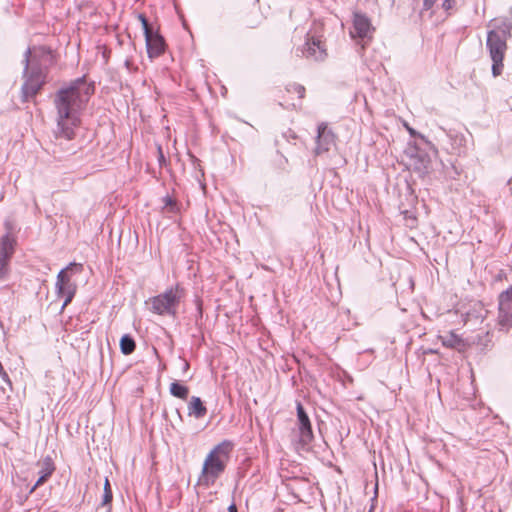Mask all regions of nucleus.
I'll return each instance as SVG.
<instances>
[{
	"mask_svg": "<svg viewBox=\"0 0 512 512\" xmlns=\"http://www.w3.org/2000/svg\"><path fill=\"white\" fill-rule=\"evenodd\" d=\"M157 150H158V162H159L160 166H162L166 162V160H165L161 146H158Z\"/></svg>",
	"mask_w": 512,
	"mask_h": 512,
	"instance_id": "27",
	"label": "nucleus"
},
{
	"mask_svg": "<svg viewBox=\"0 0 512 512\" xmlns=\"http://www.w3.org/2000/svg\"><path fill=\"white\" fill-rule=\"evenodd\" d=\"M296 410L298 420L299 441L303 446H306L309 445L314 438L311 422L304 407L300 402H297Z\"/></svg>",
	"mask_w": 512,
	"mask_h": 512,
	"instance_id": "11",
	"label": "nucleus"
},
{
	"mask_svg": "<svg viewBox=\"0 0 512 512\" xmlns=\"http://www.w3.org/2000/svg\"><path fill=\"white\" fill-rule=\"evenodd\" d=\"M138 18L142 24L144 35L153 31V28L150 26L149 21L144 14H139Z\"/></svg>",
	"mask_w": 512,
	"mask_h": 512,
	"instance_id": "24",
	"label": "nucleus"
},
{
	"mask_svg": "<svg viewBox=\"0 0 512 512\" xmlns=\"http://www.w3.org/2000/svg\"><path fill=\"white\" fill-rule=\"evenodd\" d=\"M232 449V442L224 440L208 453L199 477V483L201 485L210 487L215 484L216 480L226 469Z\"/></svg>",
	"mask_w": 512,
	"mask_h": 512,
	"instance_id": "4",
	"label": "nucleus"
},
{
	"mask_svg": "<svg viewBox=\"0 0 512 512\" xmlns=\"http://www.w3.org/2000/svg\"><path fill=\"white\" fill-rule=\"evenodd\" d=\"M335 145V135L328 128L327 124L322 122L317 127L315 155L319 156L328 152Z\"/></svg>",
	"mask_w": 512,
	"mask_h": 512,
	"instance_id": "12",
	"label": "nucleus"
},
{
	"mask_svg": "<svg viewBox=\"0 0 512 512\" xmlns=\"http://www.w3.org/2000/svg\"><path fill=\"white\" fill-rule=\"evenodd\" d=\"M263 21V16L259 11H253L244 19V24L247 28H257Z\"/></svg>",
	"mask_w": 512,
	"mask_h": 512,
	"instance_id": "19",
	"label": "nucleus"
},
{
	"mask_svg": "<svg viewBox=\"0 0 512 512\" xmlns=\"http://www.w3.org/2000/svg\"><path fill=\"white\" fill-rule=\"evenodd\" d=\"M93 93L94 85L88 83L85 77L71 81L56 92L53 103L56 109L57 140L74 138L75 128L80 124V113Z\"/></svg>",
	"mask_w": 512,
	"mask_h": 512,
	"instance_id": "1",
	"label": "nucleus"
},
{
	"mask_svg": "<svg viewBox=\"0 0 512 512\" xmlns=\"http://www.w3.org/2000/svg\"><path fill=\"white\" fill-rule=\"evenodd\" d=\"M188 411L190 416H194L197 419L203 418L207 413V409L202 400L197 396L191 397L188 405Z\"/></svg>",
	"mask_w": 512,
	"mask_h": 512,
	"instance_id": "15",
	"label": "nucleus"
},
{
	"mask_svg": "<svg viewBox=\"0 0 512 512\" xmlns=\"http://www.w3.org/2000/svg\"><path fill=\"white\" fill-rule=\"evenodd\" d=\"M294 91L299 95V98L304 97L305 88L300 84H292L289 86L288 91Z\"/></svg>",
	"mask_w": 512,
	"mask_h": 512,
	"instance_id": "25",
	"label": "nucleus"
},
{
	"mask_svg": "<svg viewBox=\"0 0 512 512\" xmlns=\"http://www.w3.org/2000/svg\"><path fill=\"white\" fill-rule=\"evenodd\" d=\"M373 31L374 28L371 21L365 14L361 12L353 13L352 27L349 31L352 39L361 40L365 44L371 40Z\"/></svg>",
	"mask_w": 512,
	"mask_h": 512,
	"instance_id": "9",
	"label": "nucleus"
},
{
	"mask_svg": "<svg viewBox=\"0 0 512 512\" xmlns=\"http://www.w3.org/2000/svg\"><path fill=\"white\" fill-rule=\"evenodd\" d=\"M295 55L308 60L324 61L327 57V52L322 37L309 31L306 34L304 44L295 49Z\"/></svg>",
	"mask_w": 512,
	"mask_h": 512,
	"instance_id": "6",
	"label": "nucleus"
},
{
	"mask_svg": "<svg viewBox=\"0 0 512 512\" xmlns=\"http://www.w3.org/2000/svg\"><path fill=\"white\" fill-rule=\"evenodd\" d=\"M130 64H131V63H130V61H129V60H126V61H125V66H126L128 69H130Z\"/></svg>",
	"mask_w": 512,
	"mask_h": 512,
	"instance_id": "31",
	"label": "nucleus"
},
{
	"mask_svg": "<svg viewBox=\"0 0 512 512\" xmlns=\"http://www.w3.org/2000/svg\"><path fill=\"white\" fill-rule=\"evenodd\" d=\"M113 499V493L111 489V485L109 479L106 477L104 482L103 496L101 501L102 507H107L110 505Z\"/></svg>",
	"mask_w": 512,
	"mask_h": 512,
	"instance_id": "20",
	"label": "nucleus"
},
{
	"mask_svg": "<svg viewBox=\"0 0 512 512\" xmlns=\"http://www.w3.org/2000/svg\"><path fill=\"white\" fill-rule=\"evenodd\" d=\"M492 342V338L489 332L483 335H477V344L483 346L484 349L488 348Z\"/></svg>",
	"mask_w": 512,
	"mask_h": 512,
	"instance_id": "23",
	"label": "nucleus"
},
{
	"mask_svg": "<svg viewBox=\"0 0 512 512\" xmlns=\"http://www.w3.org/2000/svg\"><path fill=\"white\" fill-rule=\"evenodd\" d=\"M491 29L487 32L486 47L492 60V74L501 75L503 60L507 50V40L511 37L512 23L507 20L489 23Z\"/></svg>",
	"mask_w": 512,
	"mask_h": 512,
	"instance_id": "3",
	"label": "nucleus"
},
{
	"mask_svg": "<svg viewBox=\"0 0 512 512\" xmlns=\"http://www.w3.org/2000/svg\"><path fill=\"white\" fill-rule=\"evenodd\" d=\"M147 53L150 58L159 57L165 50V41L154 30L145 34Z\"/></svg>",
	"mask_w": 512,
	"mask_h": 512,
	"instance_id": "13",
	"label": "nucleus"
},
{
	"mask_svg": "<svg viewBox=\"0 0 512 512\" xmlns=\"http://www.w3.org/2000/svg\"><path fill=\"white\" fill-rule=\"evenodd\" d=\"M0 378L7 384L11 385V380L9 378V375L7 374V372L5 371V369H3L1 372H0Z\"/></svg>",
	"mask_w": 512,
	"mask_h": 512,
	"instance_id": "28",
	"label": "nucleus"
},
{
	"mask_svg": "<svg viewBox=\"0 0 512 512\" xmlns=\"http://www.w3.org/2000/svg\"><path fill=\"white\" fill-rule=\"evenodd\" d=\"M15 240L9 233L0 238V281L7 279L10 259L14 253Z\"/></svg>",
	"mask_w": 512,
	"mask_h": 512,
	"instance_id": "10",
	"label": "nucleus"
},
{
	"mask_svg": "<svg viewBox=\"0 0 512 512\" xmlns=\"http://www.w3.org/2000/svg\"><path fill=\"white\" fill-rule=\"evenodd\" d=\"M436 0H424L423 1V7L425 10H429L433 7V5L435 4Z\"/></svg>",
	"mask_w": 512,
	"mask_h": 512,
	"instance_id": "29",
	"label": "nucleus"
},
{
	"mask_svg": "<svg viewBox=\"0 0 512 512\" xmlns=\"http://www.w3.org/2000/svg\"><path fill=\"white\" fill-rule=\"evenodd\" d=\"M430 160L427 156H419V164H415V169L424 174L428 171Z\"/></svg>",
	"mask_w": 512,
	"mask_h": 512,
	"instance_id": "21",
	"label": "nucleus"
},
{
	"mask_svg": "<svg viewBox=\"0 0 512 512\" xmlns=\"http://www.w3.org/2000/svg\"><path fill=\"white\" fill-rule=\"evenodd\" d=\"M189 368V363L187 361L184 362V370H187Z\"/></svg>",
	"mask_w": 512,
	"mask_h": 512,
	"instance_id": "32",
	"label": "nucleus"
},
{
	"mask_svg": "<svg viewBox=\"0 0 512 512\" xmlns=\"http://www.w3.org/2000/svg\"><path fill=\"white\" fill-rule=\"evenodd\" d=\"M39 467V478L34 484V486L30 489V494L33 493L37 487L43 485L53 474L55 471V465L51 457L47 456L42 461L37 463Z\"/></svg>",
	"mask_w": 512,
	"mask_h": 512,
	"instance_id": "14",
	"label": "nucleus"
},
{
	"mask_svg": "<svg viewBox=\"0 0 512 512\" xmlns=\"http://www.w3.org/2000/svg\"><path fill=\"white\" fill-rule=\"evenodd\" d=\"M22 101L33 99L46 83L47 70L53 64L52 51L45 47L28 48L24 53Z\"/></svg>",
	"mask_w": 512,
	"mask_h": 512,
	"instance_id": "2",
	"label": "nucleus"
},
{
	"mask_svg": "<svg viewBox=\"0 0 512 512\" xmlns=\"http://www.w3.org/2000/svg\"><path fill=\"white\" fill-rule=\"evenodd\" d=\"M228 512H238V510H237V507H236L235 503H232V504L228 507Z\"/></svg>",
	"mask_w": 512,
	"mask_h": 512,
	"instance_id": "30",
	"label": "nucleus"
},
{
	"mask_svg": "<svg viewBox=\"0 0 512 512\" xmlns=\"http://www.w3.org/2000/svg\"><path fill=\"white\" fill-rule=\"evenodd\" d=\"M442 345L447 348L460 349L463 346V340L454 332H448L439 336Z\"/></svg>",
	"mask_w": 512,
	"mask_h": 512,
	"instance_id": "16",
	"label": "nucleus"
},
{
	"mask_svg": "<svg viewBox=\"0 0 512 512\" xmlns=\"http://www.w3.org/2000/svg\"><path fill=\"white\" fill-rule=\"evenodd\" d=\"M169 391L172 396L182 400H186L189 394V388L178 381L170 384Z\"/></svg>",
	"mask_w": 512,
	"mask_h": 512,
	"instance_id": "17",
	"label": "nucleus"
},
{
	"mask_svg": "<svg viewBox=\"0 0 512 512\" xmlns=\"http://www.w3.org/2000/svg\"><path fill=\"white\" fill-rule=\"evenodd\" d=\"M163 202H164V208L167 209L168 212L170 213H177L178 212V206H177V203L174 199H172L171 197L169 196H166L163 198Z\"/></svg>",
	"mask_w": 512,
	"mask_h": 512,
	"instance_id": "22",
	"label": "nucleus"
},
{
	"mask_svg": "<svg viewBox=\"0 0 512 512\" xmlns=\"http://www.w3.org/2000/svg\"><path fill=\"white\" fill-rule=\"evenodd\" d=\"M73 268L77 269L78 271H81L82 264L75 262L70 263L67 267L60 270V272L57 275V280L55 284L56 294L58 297L65 298L62 304V310L69 303H71L77 291V285L71 281L70 276L68 275V272Z\"/></svg>",
	"mask_w": 512,
	"mask_h": 512,
	"instance_id": "7",
	"label": "nucleus"
},
{
	"mask_svg": "<svg viewBox=\"0 0 512 512\" xmlns=\"http://www.w3.org/2000/svg\"><path fill=\"white\" fill-rule=\"evenodd\" d=\"M136 348L135 340L128 334H125L120 339V350L124 355H130Z\"/></svg>",
	"mask_w": 512,
	"mask_h": 512,
	"instance_id": "18",
	"label": "nucleus"
},
{
	"mask_svg": "<svg viewBox=\"0 0 512 512\" xmlns=\"http://www.w3.org/2000/svg\"><path fill=\"white\" fill-rule=\"evenodd\" d=\"M106 512H110V507H108L107 511Z\"/></svg>",
	"mask_w": 512,
	"mask_h": 512,
	"instance_id": "33",
	"label": "nucleus"
},
{
	"mask_svg": "<svg viewBox=\"0 0 512 512\" xmlns=\"http://www.w3.org/2000/svg\"><path fill=\"white\" fill-rule=\"evenodd\" d=\"M184 290L177 284L165 292L149 299L150 310L158 315L176 317Z\"/></svg>",
	"mask_w": 512,
	"mask_h": 512,
	"instance_id": "5",
	"label": "nucleus"
},
{
	"mask_svg": "<svg viewBox=\"0 0 512 512\" xmlns=\"http://www.w3.org/2000/svg\"><path fill=\"white\" fill-rule=\"evenodd\" d=\"M454 3H455V0H445L443 2L442 7H443L444 10L449 11L450 9L453 8Z\"/></svg>",
	"mask_w": 512,
	"mask_h": 512,
	"instance_id": "26",
	"label": "nucleus"
},
{
	"mask_svg": "<svg viewBox=\"0 0 512 512\" xmlns=\"http://www.w3.org/2000/svg\"><path fill=\"white\" fill-rule=\"evenodd\" d=\"M497 325L503 332L512 328V286L499 295Z\"/></svg>",
	"mask_w": 512,
	"mask_h": 512,
	"instance_id": "8",
	"label": "nucleus"
}]
</instances>
